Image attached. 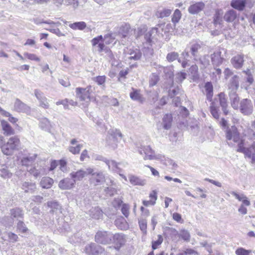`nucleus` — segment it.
I'll use <instances>...</instances> for the list:
<instances>
[{
  "instance_id": "nucleus-29",
  "label": "nucleus",
  "mask_w": 255,
  "mask_h": 255,
  "mask_svg": "<svg viewBox=\"0 0 255 255\" xmlns=\"http://www.w3.org/2000/svg\"><path fill=\"white\" fill-rule=\"evenodd\" d=\"M90 216L95 219H100L103 216V212L99 207L93 208L90 210Z\"/></svg>"
},
{
  "instance_id": "nucleus-14",
  "label": "nucleus",
  "mask_w": 255,
  "mask_h": 255,
  "mask_svg": "<svg viewBox=\"0 0 255 255\" xmlns=\"http://www.w3.org/2000/svg\"><path fill=\"white\" fill-rule=\"evenodd\" d=\"M13 110L27 115H30L31 113V108L18 99H16L14 103Z\"/></svg>"
},
{
  "instance_id": "nucleus-13",
  "label": "nucleus",
  "mask_w": 255,
  "mask_h": 255,
  "mask_svg": "<svg viewBox=\"0 0 255 255\" xmlns=\"http://www.w3.org/2000/svg\"><path fill=\"white\" fill-rule=\"evenodd\" d=\"M126 242V237L123 234H112V241L111 243L114 245V248L116 250H119Z\"/></svg>"
},
{
  "instance_id": "nucleus-55",
  "label": "nucleus",
  "mask_w": 255,
  "mask_h": 255,
  "mask_svg": "<svg viewBox=\"0 0 255 255\" xmlns=\"http://www.w3.org/2000/svg\"><path fill=\"white\" fill-rule=\"evenodd\" d=\"M179 236L185 241H189L190 237L189 232L185 230H181Z\"/></svg>"
},
{
  "instance_id": "nucleus-46",
  "label": "nucleus",
  "mask_w": 255,
  "mask_h": 255,
  "mask_svg": "<svg viewBox=\"0 0 255 255\" xmlns=\"http://www.w3.org/2000/svg\"><path fill=\"white\" fill-rule=\"evenodd\" d=\"M171 13V10L170 9L165 8L158 11L156 15L158 17L163 18L169 16Z\"/></svg>"
},
{
  "instance_id": "nucleus-1",
  "label": "nucleus",
  "mask_w": 255,
  "mask_h": 255,
  "mask_svg": "<svg viewBox=\"0 0 255 255\" xmlns=\"http://www.w3.org/2000/svg\"><path fill=\"white\" fill-rule=\"evenodd\" d=\"M175 27V24H171V23H168L166 25H165L164 24H160L158 25V27H157L152 28L149 31L147 32L145 35V38L146 39L147 42L150 43L152 41V39L153 37H154L157 33L160 32L159 30L160 29L165 33H172L174 32Z\"/></svg>"
},
{
  "instance_id": "nucleus-8",
  "label": "nucleus",
  "mask_w": 255,
  "mask_h": 255,
  "mask_svg": "<svg viewBox=\"0 0 255 255\" xmlns=\"http://www.w3.org/2000/svg\"><path fill=\"white\" fill-rule=\"evenodd\" d=\"M92 45L93 46L98 48L99 52H101L103 51H106L109 57L112 59L114 58V55L110 50L106 49L105 45L104 44V39L102 35H99L97 37L94 38L91 40Z\"/></svg>"
},
{
  "instance_id": "nucleus-40",
  "label": "nucleus",
  "mask_w": 255,
  "mask_h": 255,
  "mask_svg": "<svg viewBox=\"0 0 255 255\" xmlns=\"http://www.w3.org/2000/svg\"><path fill=\"white\" fill-rule=\"evenodd\" d=\"M205 88L206 93V96L208 100L212 101L213 96V86L211 83L208 82L206 83Z\"/></svg>"
},
{
  "instance_id": "nucleus-59",
  "label": "nucleus",
  "mask_w": 255,
  "mask_h": 255,
  "mask_svg": "<svg viewBox=\"0 0 255 255\" xmlns=\"http://www.w3.org/2000/svg\"><path fill=\"white\" fill-rule=\"evenodd\" d=\"M178 53L176 52H170L167 55L166 59L168 61L172 62L176 59L178 57Z\"/></svg>"
},
{
  "instance_id": "nucleus-26",
  "label": "nucleus",
  "mask_w": 255,
  "mask_h": 255,
  "mask_svg": "<svg viewBox=\"0 0 255 255\" xmlns=\"http://www.w3.org/2000/svg\"><path fill=\"white\" fill-rule=\"evenodd\" d=\"M204 6V3L202 2H197L189 6L188 11L191 14L197 13L202 10Z\"/></svg>"
},
{
  "instance_id": "nucleus-19",
  "label": "nucleus",
  "mask_w": 255,
  "mask_h": 255,
  "mask_svg": "<svg viewBox=\"0 0 255 255\" xmlns=\"http://www.w3.org/2000/svg\"><path fill=\"white\" fill-rule=\"evenodd\" d=\"M103 250L101 247L96 246L94 243H91L87 245L84 251L88 255H98L99 253H102Z\"/></svg>"
},
{
  "instance_id": "nucleus-21",
  "label": "nucleus",
  "mask_w": 255,
  "mask_h": 255,
  "mask_svg": "<svg viewBox=\"0 0 255 255\" xmlns=\"http://www.w3.org/2000/svg\"><path fill=\"white\" fill-rule=\"evenodd\" d=\"M39 127L42 130L50 131L52 128V124L48 119L42 117L38 119Z\"/></svg>"
},
{
  "instance_id": "nucleus-49",
  "label": "nucleus",
  "mask_w": 255,
  "mask_h": 255,
  "mask_svg": "<svg viewBox=\"0 0 255 255\" xmlns=\"http://www.w3.org/2000/svg\"><path fill=\"white\" fill-rule=\"evenodd\" d=\"M0 176L3 178H9L12 176V174L8 171L6 168L2 167L0 169Z\"/></svg>"
},
{
  "instance_id": "nucleus-11",
  "label": "nucleus",
  "mask_w": 255,
  "mask_h": 255,
  "mask_svg": "<svg viewBox=\"0 0 255 255\" xmlns=\"http://www.w3.org/2000/svg\"><path fill=\"white\" fill-rule=\"evenodd\" d=\"M124 54L126 60L136 61L140 59L141 52L140 50L135 48H127L124 50Z\"/></svg>"
},
{
  "instance_id": "nucleus-10",
  "label": "nucleus",
  "mask_w": 255,
  "mask_h": 255,
  "mask_svg": "<svg viewBox=\"0 0 255 255\" xmlns=\"http://www.w3.org/2000/svg\"><path fill=\"white\" fill-rule=\"evenodd\" d=\"M95 241L101 244H108L112 241V234L106 231H99L95 235Z\"/></svg>"
},
{
  "instance_id": "nucleus-41",
  "label": "nucleus",
  "mask_w": 255,
  "mask_h": 255,
  "mask_svg": "<svg viewBox=\"0 0 255 255\" xmlns=\"http://www.w3.org/2000/svg\"><path fill=\"white\" fill-rule=\"evenodd\" d=\"M129 180L131 184L134 185L142 186L145 184V182L144 180H142L138 177L133 175H130L129 176Z\"/></svg>"
},
{
  "instance_id": "nucleus-2",
  "label": "nucleus",
  "mask_w": 255,
  "mask_h": 255,
  "mask_svg": "<svg viewBox=\"0 0 255 255\" xmlns=\"http://www.w3.org/2000/svg\"><path fill=\"white\" fill-rule=\"evenodd\" d=\"M20 146V141L17 136L10 137L7 142L2 147V152L3 154L12 155L14 150H18Z\"/></svg>"
},
{
  "instance_id": "nucleus-52",
  "label": "nucleus",
  "mask_w": 255,
  "mask_h": 255,
  "mask_svg": "<svg viewBox=\"0 0 255 255\" xmlns=\"http://www.w3.org/2000/svg\"><path fill=\"white\" fill-rule=\"evenodd\" d=\"M159 81V77L158 75L152 74L149 79V86L152 87L155 85Z\"/></svg>"
},
{
  "instance_id": "nucleus-31",
  "label": "nucleus",
  "mask_w": 255,
  "mask_h": 255,
  "mask_svg": "<svg viewBox=\"0 0 255 255\" xmlns=\"http://www.w3.org/2000/svg\"><path fill=\"white\" fill-rule=\"evenodd\" d=\"M115 225L116 226L121 230H126L128 228V226L124 218L120 217L115 220Z\"/></svg>"
},
{
  "instance_id": "nucleus-42",
  "label": "nucleus",
  "mask_w": 255,
  "mask_h": 255,
  "mask_svg": "<svg viewBox=\"0 0 255 255\" xmlns=\"http://www.w3.org/2000/svg\"><path fill=\"white\" fill-rule=\"evenodd\" d=\"M0 113L5 117H8V121L12 124H15L18 121V119L12 116V115L8 112L4 111L0 108Z\"/></svg>"
},
{
  "instance_id": "nucleus-23",
  "label": "nucleus",
  "mask_w": 255,
  "mask_h": 255,
  "mask_svg": "<svg viewBox=\"0 0 255 255\" xmlns=\"http://www.w3.org/2000/svg\"><path fill=\"white\" fill-rule=\"evenodd\" d=\"M1 125L4 135L8 136L14 134V130L6 121H1Z\"/></svg>"
},
{
  "instance_id": "nucleus-12",
  "label": "nucleus",
  "mask_w": 255,
  "mask_h": 255,
  "mask_svg": "<svg viewBox=\"0 0 255 255\" xmlns=\"http://www.w3.org/2000/svg\"><path fill=\"white\" fill-rule=\"evenodd\" d=\"M93 171L94 169L92 168H88L86 170L80 169L75 172H72L70 174V176L75 183L76 181L82 180L84 177L89 175V174H92Z\"/></svg>"
},
{
  "instance_id": "nucleus-25",
  "label": "nucleus",
  "mask_w": 255,
  "mask_h": 255,
  "mask_svg": "<svg viewBox=\"0 0 255 255\" xmlns=\"http://www.w3.org/2000/svg\"><path fill=\"white\" fill-rule=\"evenodd\" d=\"M231 63L235 68H241L243 66L244 63L243 56L238 55L234 56L231 59Z\"/></svg>"
},
{
  "instance_id": "nucleus-7",
  "label": "nucleus",
  "mask_w": 255,
  "mask_h": 255,
  "mask_svg": "<svg viewBox=\"0 0 255 255\" xmlns=\"http://www.w3.org/2000/svg\"><path fill=\"white\" fill-rule=\"evenodd\" d=\"M109 135L107 142L113 149L117 147V143L122 139L123 135L120 130L112 129L109 131Z\"/></svg>"
},
{
  "instance_id": "nucleus-18",
  "label": "nucleus",
  "mask_w": 255,
  "mask_h": 255,
  "mask_svg": "<svg viewBox=\"0 0 255 255\" xmlns=\"http://www.w3.org/2000/svg\"><path fill=\"white\" fill-rule=\"evenodd\" d=\"M90 174L92 175L90 178V182L92 185H98L105 181V176L102 172L94 173L93 171L92 174Z\"/></svg>"
},
{
  "instance_id": "nucleus-28",
  "label": "nucleus",
  "mask_w": 255,
  "mask_h": 255,
  "mask_svg": "<svg viewBox=\"0 0 255 255\" xmlns=\"http://www.w3.org/2000/svg\"><path fill=\"white\" fill-rule=\"evenodd\" d=\"M229 95L233 108L235 109H237L239 107V98L236 94V91H231Z\"/></svg>"
},
{
  "instance_id": "nucleus-30",
  "label": "nucleus",
  "mask_w": 255,
  "mask_h": 255,
  "mask_svg": "<svg viewBox=\"0 0 255 255\" xmlns=\"http://www.w3.org/2000/svg\"><path fill=\"white\" fill-rule=\"evenodd\" d=\"M37 155L36 154H29L26 157H24L21 160V163L22 165L28 166L30 165L36 159Z\"/></svg>"
},
{
  "instance_id": "nucleus-20",
  "label": "nucleus",
  "mask_w": 255,
  "mask_h": 255,
  "mask_svg": "<svg viewBox=\"0 0 255 255\" xmlns=\"http://www.w3.org/2000/svg\"><path fill=\"white\" fill-rule=\"evenodd\" d=\"M74 181L72 178H65L61 180L58 184L59 187L62 190H68L73 188L75 185Z\"/></svg>"
},
{
  "instance_id": "nucleus-22",
  "label": "nucleus",
  "mask_w": 255,
  "mask_h": 255,
  "mask_svg": "<svg viewBox=\"0 0 255 255\" xmlns=\"http://www.w3.org/2000/svg\"><path fill=\"white\" fill-rule=\"evenodd\" d=\"M77 141L76 139H73L71 140L70 143L72 145L68 147L69 151L73 154L79 153L83 145L81 144H76Z\"/></svg>"
},
{
  "instance_id": "nucleus-43",
  "label": "nucleus",
  "mask_w": 255,
  "mask_h": 255,
  "mask_svg": "<svg viewBox=\"0 0 255 255\" xmlns=\"http://www.w3.org/2000/svg\"><path fill=\"white\" fill-rule=\"evenodd\" d=\"M29 173L33 175L34 177H37L40 175L44 173V170L40 167L36 168V167L31 168L28 169Z\"/></svg>"
},
{
  "instance_id": "nucleus-5",
  "label": "nucleus",
  "mask_w": 255,
  "mask_h": 255,
  "mask_svg": "<svg viewBox=\"0 0 255 255\" xmlns=\"http://www.w3.org/2000/svg\"><path fill=\"white\" fill-rule=\"evenodd\" d=\"M227 57V50L224 48H219L211 55L212 63L214 66H216L222 64Z\"/></svg>"
},
{
  "instance_id": "nucleus-64",
  "label": "nucleus",
  "mask_w": 255,
  "mask_h": 255,
  "mask_svg": "<svg viewBox=\"0 0 255 255\" xmlns=\"http://www.w3.org/2000/svg\"><path fill=\"white\" fill-rule=\"evenodd\" d=\"M129 207L128 205L124 204L122 205L121 211L126 217H128L129 215Z\"/></svg>"
},
{
  "instance_id": "nucleus-54",
  "label": "nucleus",
  "mask_w": 255,
  "mask_h": 255,
  "mask_svg": "<svg viewBox=\"0 0 255 255\" xmlns=\"http://www.w3.org/2000/svg\"><path fill=\"white\" fill-rule=\"evenodd\" d=\"M200 45L199 44L194 42L191 44L190 50L192 53V54L193 56L196 55V53L198 50L200 48Z\"/></svg>"
},
{
  "instance_id": "nucleus-32",
  "label": "nucleus",
  "mask_w": 255,
  "mask_h": 255,
  "mask_svg": "<svg viewBox=\"0 0 255 255\" xmlns=\"http://www.w3.org/2000/svg\"><path fill=\"white\" fill-rule=\"evenodd\" d=\"M155 68L157 69L159 71L161 72L162 71L165 73L166 76L171 77L173 76V69L170 67H164L160 65H155Z\"/></svg>"
},
{
  "instance_id": "nucleus-33",
  "label": "nucleus",
  "mask_w": 255,
  "mask_h": 255,
  "mask_svg": "<svg viewBox=\"0 0 255 255\" xmlns=\"http://www.w3.org/2000/svg\"><path fill=\"white\" fill-rule=\"evenodd\" d=\"M237 17L236 11L232 9L228 11L224 16V19L227 22H233Z\"/></svg>"
},
{
  "instance_id": "nucleus-58",
  "label": "nucleus",
  "mask_w": 255,
  "mask_h": 255,
  "mask_svg": "<svg viewBox=\"0 0 255 255\" xmlns=\"http://www.w3.org/2000/svg\"><path fill=\"white\" fill-rule=\"evenodd\" d=\"M139 226L140 230L144 234L146 233L147 222L145 220L139 221Z\"/></svg>"
},
{
  "instance_id": "nucleus-63",
  "label": "nucleus",
  "mask_w": 255,
  "mask_h": 255,
  "mask_svg": "<svg viewBox=\"0 0 255 255\" xmlns=\"http://www.w3.org/2000/svg\"><path fill=\"white\" fill-rule=\"evenodd\" d=\"M95 82L99 85H103L106 80V77L105 76H99L93 78Z\"/></svg>"
},
{
  "instance_id": "nucleus-50",
  "label": "nucleus",
  "mask_w": 255,
  "mask_h": 255,
  "mask_svg": "<svg viewBox=\"0 0 255 255\" xmlns=\"http://www.w3.org/2000/svg\"><path fill=\"white\" fill-rule=\"evenodd\" d=\"M157 237V240L156 241H153L152 243V248L153 250L157 249L163 242V238L161 235H158Z\"/></svg>"
},
{
  "instance_id": "nucleus-15",
  "label": "nucleus",
  "mask_w": 255,
  "mask_h": 255,
  "mask_svg": "<svg viewBox=\"0 0 255 255\" xmlns=\"http://www.w3.org/2000/svg\"><path fill=\"white\" fill-rule=\"evenodd\" d=\"M255 2L254 0H232L231 5L236 9L243 10L246 5L249 4V6L251 7Z\"/></svg>"
},
{
  "instance_id": "nucleus-17",
  "label": "nucleus",
  "mask_w": 255,
  "mask_h": 255,
  "mask_svg": "<svg viewBox=\"0 0 255 255\" xmlns=\"http://www.w3.org/2000/svg\"><path fill=\"white\" fill-rule=\"evenodd\" d=\"M240 110L244 115H250L252 113L253 107L252 102L248 99L243 100L241 103Z\"/></svg>"
},
{
  "instance_id": "nucleus-34",
  "label": "nucleus",
  "mask_w": 255,
  "mask_h": 255,
  "mask_svg": "<svg viewBox=\"0 0 255 255\" xmlns=\"http://www.w3.org/2000/svg\"><path fill=\"white\" fill-rule=\"evenodd\" d=\"M18 236L17 235L12 232H6L4 234L3 239L5 240H7L11 243H14L17 241Z\"/></svg>"
},
{
  "instance_id": "nucleus-6",
  "label": "nucleus",
  "mask_w": 255,
  "mask_h": 255,
  "mask_svg": "<svg viewBox=\"0 0 255 255\" xmlns=\"http://www.w3.org/2000/svg\"><path fill=\"white\" fill-rule=\"evenodd\" d=\"M226 137L229 144H232L233 142L238 143L239 144L241 141L243 142L241 139L240 133L237 128L235 126H232L230 128H227L226 131Z\"/></svg>"
},
{
  "instance_id": "nucleus-47",
  "label": "nucleus",
  "mask_w": 255,
  "mask_h": 255,
  "mask_svg": "<svg viewBox=\"0 0 255 255\" xmlns=\"http://www.w3.org/2000/svg\"><path fill=\"white\" fill-rule=\"evenodd\" d=\"M181 17V13L180 11L176 9L172 15V22L175 24V23H178Z\"/></svg>"
},
{
  "instance_id": "nucleus-39",
  "label": "nucleus",
  "mask_w": 255,
  "mask_h": 255,
  "mask_svg": "<svg viewBox=\"0 0 255 255\" xmlns=\"http://www.w3.org/2000/svg\"><path fill=\"white\" fill-rule=\"evenodd\" d=\"M223 12L222 10H217L216 11L214 17V22L215 25L221 24L223 21Z\"/></svg>"
},
{
  "instance_id": "nucleus-9",
  "label": "nucleus",
  "mask_w": 255,
  "mask_h": 255,
  "mask_svg": "<svg viewBox=\"0 0 255 255\" xmlns=\"http://www.w3.org/2000/svg\"><path fill=\"white\" fill-rule=\"evenodd\" d=\"M237 151L242 152L245 155L252 159V163H255V142H254L251 146L246 148L244 147V142L241 141L238 146Z\"/></svg>"
},
{
  "instance_id": "nucleus-53",
  "label": "nucleus",
  "mask_w": 255,
  "mask_h": 255,
  "mask_svg": "<svg viewBox=\"0 0 255 255\" xmlns=\"http://www.w3.org/2000/svg\"><path fill=\"white\" fill-rule=\"evenodd\" d=\"M200 245L205 248L206 250L209 253L212 254L213 253L212 251V244H209L206 241L202 242L200 243Z\"/></svg>"
},
{
  "instance_id": "nucleus-37",
  "label": "nucleus",
  "mask_w": 255,
  "mask_h": 255,
  "mask_svg": "<svg viewBox=\"0 0 255 255\" xmlns=\"http://www.w3.org/2000/svg\"><path fill=\"white\" fill-rule=\"evenodd\" d=\"M69 26L74 30H82L86 28V24L84 21H80L71 23L69 25Z\"/></svg>"
},
{
  "instance_id": "nucleus-61",
  "label": "nucleus",
  "mask_w": 255,
  "mask_h": 255,
  "mask_svg": "<svg viewBox=\"0 0 255 255\" xmlns=\"http://www.w3.org/2000/svg\"><path fill=\"white\" fill-rule=\"evenodd\" d=\"M39 106L45 109H47L49 108V104L48 100L46 97L43 99L42 100L39 101Z\"/></svg>"
},
{
  "instance_id": "nucleus-57",
  "label": "nucleus",
  "mask_w": 255,
  "mask_h": 255,
  "mask_svg": "<svg viewBox=\"0 0 255 255\" xmlns=\"http://www.w3.org/2000/svg\"><path fill=\"white\" fill-rule=\"evenodd\" d=\"M210 112L213 117L216 119L219 117V114L218 113V110L214 106V104L212 103L210 106Z\"/></svg>"
},
{
  "instance_id": "nucleus-44",
  "label": "nucleus",
  "mask_w": 255,
  "mask_h": 255,
  "mask_svg": "<svg viewBox=\"0 0 255 255\" xmlns=\"http://www.w3.org/2000/svg\"><path fill=\"white\" fill-rule=\"evenodd\" d=\"M252 253L251 250H246L243 247H240L235 251L236 255H250Z\"/></svg>"
},
{
  "instance_id": "nucleus-62",
  "label": "nucleus",
  "mask_w": 255,
  "mask_h": 255,
  "mask_svg": "<svg viewBox=\"0 0 255 255\" xmlns=\"http://www.w3.org/2000/svg\"><path fill=\"white\" fill-rule=\"evenodd\" d=\"M186 77V74L185 72H179L176 75V81L177 82H181Z\"/></svg>"
},
{
  "instance_id": "nucleus-35",
  "label": "nucleus",
  "mask_w": 255,
  "mask_h": 255,
  "mask_svg": "<svg viewBox=\"0 0 255 255\" xmlns=\"http://www.w3.org/2000/svg\"><path fill=\"white\" fill-rule=\"evenodd\" d=\"M172 121V117L171 115H166L163 118V127L165 129H168L170 128L171 123Z\"/></svg>"
},
{
  "instance_id": "nucleus-51",
  "label": "nucleus",
  "mask_w": 255,
  "mask_h": 255,
  "mask_svg": "<svg viewBox=\"0 0 255 255\" xmlns=\"http://www.w3.org/2000/svg\"><path fill=\"white\" fill-rule=\"evenodd\" d=\"M130 97L133 100L141 101V96L137 90H135L133 92L130 93Z\"/></svg>"
},
{
  "instance_id": "nucleus-3",
  "label": "nucleus",
  "mask_w": 255,
  "mask_h": 255,
  "mask_svg": "<svg viewBox=\"0 0 255 255\" xmlns=\"http://www.w3.org/2000/svg\"><path fill=\"white\" fill-rule=\"evenodd\" d=\"M138 153L143 156L144 160H162V156L160 154H156L149 146H140L138 147Z\"/></svg>"
},
{
  "instance_id": "nucleus-24",
  "label": "nucleus",
  "mask_w": 255,
  "mask_h": 255,
  "mask_svg": "<svg viewBox=\"0 0 255 255\" xmlns=\"http://www.w3.org/2000/svg\"><path fill=\"white\" fill-rule=\"evenodd\" d=\"M21 188L25 193H33L36 189V185L35 183L24 182Z\"/></svg>"
},
{
  "instance_id": "nucleus-60",
  "label": "nucleus",
  "mask_w": 255,
  "mask_h": 255,
  "mask_svg": "<svg viewBox=\"0 0 255 255\" xmlns=\"http://www.w3.org/2000/svg\"><path fill=\"white\" fill-rule=\"evenodd\" d=\"M103 39H104V44H106L108 45L114 42L115 38L111 35L107 34L103 37Z\"/></svg>"
},
{
  "instance_id": "nucleus-56",
  "label": "nucleus",
  "mask_w": 255,
  "mask_h": 255,
  "mask_svg": "<svg viewBox=\"0 0 255 255\" xmlns=\"http://www.w3.org/2000/svg\"><path fill=\"white\" fill-rule=\"evenodd\" d=\"M34 96L38 100V102L42 100L43 99L46 97L45 96H44L43 93L38 89L34 90Z\"/></svg>"
},
{
  "instance_id": "nucleus-45",
  "label": "nucleus",
  "mask_w": 255,
  "mask_h": 255,
  "mask_svg": "<svg viewBox=\"0 0 255 255\" xmlns=\"http://www.w3.org/2000/svg\"><path fill=\"white\" fill-rule=\"evenodd\" d=\"M10 215L13 218H19L22 217L23 214L21 209L16 208L10 210Z\"/></svg>"
},
{
  "instance_id": "nucleus-48",
  "label": "nucleus",
  "mask_w": 255,
  "mask_h": 255,
  "mask_svg": "<svg viewBox=\"0 0 255 255\" xmlns=\"http://www.w3.org/2000/svg\"><path fill=\"white\" fill-rule=\"evenodd\" d=\"M23 55L26 58L30 60L36 62H39L40 61V58L35 54L24 52Z\"/></svg>"
},
{
  "instance_id": "nucleus-27",
  "label": "nucleus",
  "mask_w": 255,
  "mask_h": 255,
  "mask_svg": "<svg viewBox=\"0 0 255 255\" xmlns=\"http://www.w3.org/2000/svg\"><path fill=\"white\" fill-rule=\"evenodd\" d=\"M53 183V179L49 177H44L40 182V185L42 188L49 189L52 187Z\"/></svg>"
},
{
  "instance_id": "nucleus-36",
  "label": "nucleus",
  "mask_w": 255,
  "mask_h": 255,
  "mask_svg": "<svg viewBox=\"0 0 255 255\" xmlns=\"http://www.w3.org/2000/svg\"><path fill=\"white\" fill-rule=\"evenodd\" d=\"M239 86V77L235 75L232 78L229 89L231 90V91H236L238 89Z\"/></svg>"
},
{
  "instance_id": "nucleus-4",
  "label": "nucleus",
  "mask_w": 255,
  "mask_h": 255,
  "mask_svg": "<svg viewBox=\"0 0 255 255\" xmlns=\"http://www.w3.org/2000/svg\"><path fill=\"white\" fill-rule=\"evenodd\" d=\"M92 87L89 86L86 88H77L76 94L81 101L89 103L94 98Z\"/></svg>"
},
{
  "instance_id": "nucleus-38",
  "label": "nucleus",
  "mask_w": 255,
  "mask_h": 255,
  "mask_svg": "<svg viewBox=\"0 0 255 255\" xmlns=\"http://www.w3.org/2000/svg\"><path fill=\"white\" fill-rule=\"evenodd\" d=\"M220 102L221 106L222 107V110L225 114V115H227L228 113V111L227 110L226 108L227 107V104L226 99L225 97V95L223 93H220L219 95Z\"/></svg>"
},
{
  "instance_id": "nucleus-16",
  "label": "nucleus",
  "mask_w": 255,
  "mask_h": 255,
  "mask_svg": "<svg viewBox=\"0 0 255 255\" xmlns=\"http://www.w3.org/2000/svg\"><path fill=\"white\" fill-rule=\"evenodd\" d=\"M102 158V157L100 156L99 158H97V159L99 160H103L108 166L109 169L110 170L119 173V175L122 177L126 181H127L126 177L121 173V169L119 167L118 163L113 160H107L106 159Z\"/></svg>"
}]
</instances>
